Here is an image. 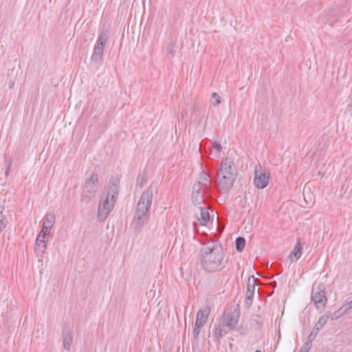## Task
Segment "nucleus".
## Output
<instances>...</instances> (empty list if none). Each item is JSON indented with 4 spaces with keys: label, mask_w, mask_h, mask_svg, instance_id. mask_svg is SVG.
Masks as SVG:
<instances>
[{
    "label": "nucleus",
    "mask_w": 352,
    "mask_h": 352,
    "mask_svg": "<svg viewBox=\"0 0 352 352\" xmlns=\"http://www.w3.org/2000/svg\"><path fill=\"white\" fill-rule=\"evenodd\" d=\"M221 102V100L219 95L216 92L212 93L211 95V102L213 104V105H219Z\"/></svg>",
    "instance_id": "26"
},
{
    "label": "nucleus",
    "mask_w": 352,
    "mask_h": 352,
    "mask_svg": "<svg viewBox=\"0 0 352 352\" xmlns=\"http://www.w3.org/2000/svg\"><path fill=\"white\" fill-rule=\"evenodd\" d=\"M47 249V243L45 242L38 241V243H35L34 250L37 256H42Z\"/></svg>",
    "instance_id": "21"
},
{
    "label": "nucleus",
    "mask_w": 352,
    "mask_h": 352,
    "mask_svg": "<svg viewBox=\"0 0 352 352\" xmlns=\"http://www.w3.org/2000/svg\"><path fill=\"white\" fill-rule=\"evenodd\" d=\"M235 245H236V250L238 252H242L244 250L245 245V239L242 236L237 237L235 241Z\"/></svg>",
    "instance_id": "23"
},
{
    "label": "nucleus",
    "mask_w": 352,
    "mask_h": 352,
    "mask_svg": "<svg viewBox=\"0 0 352 352\" xmlns=\"http://www.w3.org/2000/svg\"><path fill=\"white\" fill-rule=\"evenodd\" d=\"M344 307L345 310H346V311L352 309V300L351 301L348 302L347 303H346L345 305H344Z\"/></svg>",
    "instance_id": "35"
},
{
    "label": "nucleus",
    "mask_w": 352,
    "mask_h": 352,
    "mask_svg": "<svg viewBox=\"0 0 352 352\" xmlns=\"http://www.w3.org/2000/svg\"><path fill=\"white\" fill-rule=\"evenodd\" d=\"M212 148L217 151V153H219L222 148L221 144L217 142L212 143Z\"/></svg>",
    "instance_id": "33"
},
{
    "label": "nucleus",
    "mask_w": 352,
    "mask_h": 352,
    "mask_svg": "<svg viewBox=\"0 0 352 352\" xmlns=\"http://www.w3.org/2000/svg\"><path fill=\"white\" fill-rule=\"evenodd\" d=\"M255 352H262V351L260 350H256Z\"/></svg>",
    "instance_id": "37"
},
{
    "label": "nucleus",
    "mask_w": 352,
    "mask_h": 352,
    "mask_svg": "<svg viewBox=\"0 0 352 352\" xmlns=\"http://www.w3.org/2000/svg\"><path fill=\"white\" fill-rule=\"evenodd\" d=\"M63 347L69 351L73 340V333L69 326H65L62 331Z\"/></svg>",
    "instance_id": "16"
},
{
    "label": "nucleus",
    "mask_w": 352,
    "mask_h": 352,
    "mask_svg": "<svg viewBox=\"0 0 352 352\" xmlns=\"http://www.w3.org/2000/svg\"><path fill=\"white\" fill-rule=\"evenodd\" d=\"M214 251L223 252L221 245L217 240L208 241L205 246L201 248L199 254H206V252L213 253Z\"/></svg>",
    "instance_id": "14"
},
{
    "label": "nucleus",
    "mask_w": 352,
    "mask_h": 352,
    "mask_svg": "<svg viewBox=\"0 0 352 352\" xmlns=\"http://www.w3.org/2000/svg\"><path fill=\"white\" fill-rule=\"evenodd\" d=\"M346 311V310H345L344 309V305L342 307H341L340 309H338V310H336L332 315H331V320H337L339 318H340L343 314H345V312Z\"/></svg>",
    "instance_id": "25"
},
{
    "label": "nucleus",
    "mask_w": 352,
    "mask_h": 352,
    "mask_svg": "<svg viewBox=\"0 0 352 352\" xmlns=\"http://www.w3.org/2000/svg\"><path fill=\"white\" fill-rule=\"evenodd\" d=\"M120 188V179L118 177H111L108 183L107 191L105 196L111 199L117 200Z\"/></svg>",
    "instance_id": "11"
},
{
    "label": "nucleus",
    "mask_w": 352,
    "mask_h": 352,
    "mask_svg": "<svg viewBox=\"0 0 352 352\" xmlns=\"http://www.w3.org/2000/svg\"><path fill=\"white\" fill-rule=\"evenodd\" d=\"M259 318H260V316L256 314V315H252L250 318L251 327L256 330L259 329L261 327Z\"/></svg>",
    "instance_id": "24"
},
{
    "label": "nucleus",
    "mask_w": 352,
    "mask_h": 352,
    "mask_svg": "<svg viewBox=\"0 0 352 352\" xmlns=\"http://www.w3.org/2000/svg\"><path fill=\"white\" fill-rule=\"evenodd\" d=\"M311 342H310L309 341L307 340L306 342H305L303 344L300 350L298 352H309V351L311 348Z\"/></svg>",
    "instance_id": "30"
},
{
    "label": "nucleus",
    "mask_w": 352,
    "mask_h": 352,
    "mask_svg": "<svg viewBox=\"0 0 352 352\" xmlns=\"http://www.w3.org/2000/svg\"><path fill=\"white\" fill-rule=\"evenodd\" d=\"M202 190V187L197 183L196 182L193 186H192V198L194 199L195 198V194H197V195H199L200 194V191Z\"/></svg>",
    "instance_id": "29"
},
{
    "label": "nucleus",
    "mask_w": 352,
    "mask_h": 352,
    "mask_svg": "<svg viewBox=\"0 0 352 352\" xmlns=\"http://www.w3.org/2000/svg\"><path fill=\"white\" fill-rule=\"evenodd\" d=\"M329 319V316L327 314H324L322 316L317 323L314 325L311 333L309 335L307 340L310 342H312V341L316 338L317 336L319 331L322 328V327L327 323Z\"/></svg>",
    "instance_id": "13"
},
{
    "label": "nucleus",
    "mask_w": 352,
    "mask_h": 352,
    "mask_svg": "<svg viewBox=\"0 0 352 352\" xmlns=\"http://www.w3.org/2000/svg\"><path fill=\"white\" fill-rule=\"evenodd\" d=\"M6 164H7V169L5 172V175L6 176H8L9 173H10V166H11V162H6Z\"/></svg>",
    "instance_id": "36"
},
{
    "label": "nucleus",
    "mask_w": 352,
    "mask_h": 352,
    "mask_svg": "<svg viewBox=\"0 0 352 352\" xmlns=\"http://www.w3.org/2000/svg\"><path fill=\"white\" fill-rule=\"evenodd\" d=\"M201 187L204 193H206L210 190V179L209 176L203 172L197 182Z\"/></svg>",
    "instance_id": "18"
},
{
    "label": "nucleus",
    "mask_w": 352,
    "mask_h": 352,
    "mask_svg": "<svg viewBox=\"0 0 352 352\" xmlns=\"http://www.w3.org/2000/svg\"><path fill=\"white\" fill-rule=\"evenodd\" d=\"M55 221V216L52 214H47L45 217L43 225L52 228Z\"/></svg>",
    "instance_id": "22"
},
{
    "label": "nucleus",
    "mask_w": 352,
    "mask_h": 352,
    "mask_svg": "<svg viewBox=\"0 0 352 352\" xmlns=\"http://www.w3.org/2000/svg\"><path fill=\"white\" fill-rule=\"evenodd\" d=\"M200 218L198 219L201 221V225H205L210 220V213L208 209L203 207H199Z\"/></svg>",
    "instance_id": "20"
},
{
    "label": "nucleus",
    "mask_w": 352,
    "mask_h": 352,
    "mask_svg": "<svg viewBox=\"0 0 352 352\" xmlns=\"http://www.w3.org/2000/svg\"><path fill=\"white\" fill-rule=\"evenodd\" d=\"M237 175V169L233 161L228 157L223 160L217 170V190L222 194L228 192L233 186Z\"/></svg>",
    "instance_id": "1"
},
{
    "label": "nucleus",
    "mask_w": 352,
    "mask_h": 352,
    "mask_svg": "<svg viewBox=\"0 0 352 352\" xmlns=\"http://www.w3.org/2000/svg\"><path fill=\"white\" fill-rule=\"evenodd\" d=\"M256 280V279L254 276H250L248 279L247 292L245 298V303L248 308H249L252 304V299L255 291Z\"/></svg>",
    "instance_id": "12"
},
{
    "label": "nucleus",
    "mask_w": 352,
    "mask_h": 352,
    "mask_svg": "<svg viewBox=\"0 0 352 352\" xmlns=\"http://www.w3.org/2000/svg\"><path fill=\"white\" fill-rule=\"evenodd\" d=\"M326 285L323 283H315L311 289V299L318 310L323 309L327 302Z\"/></svg>",
    "instance_id": "4"
},
{
    "label": "nucleus",
    "mask_w": 352,
    "mask_h": 352,
    "mask_svg": "<svg viewBox=\"0 0 352 352\" xmlns=\"http://www.w3.org/2000/svg\"><path fill=\"white\" fill-rule=\"evenodd\" d=\"M198 197H199V195L195 194V198L193 199L192 197V201L195 206L200 205L201 201H203V200H204L202 197L201 199H199Z\"/></svg>",
    "instance_id": "32"
},
{
    "label": "nucleus",
    "mask_w": 352,
    "mask_h": 352,
    "mask_svg": "<svg viewBox=\"0 0 352 352\" xmlns=\"http://www.w3.org/2000/svg\"><path fill=\"white\" fill-rule=\"evenodd\" d=\"M302 250V244L300 242V239H299L294 248V250L291 252L290 255L289 256L291 258V261H296L301 256Z\"/></svg>",
    "instance_id": "19"
},
{
    "label": "nucleus",
    "mask_w": 352,
    "mask_h": 352,
    "mask_svg": "<svg viewBox=\"0 0 352 352\" xmlns=\"http://www.w3.org/2000/svg\"><path fill=\"white\" fill-rule=\"evenodd\" d=\"M109 38V31L107 29H102L100 32L96 45L94 48V52L91 60L92 63H97L102 60L104 48Z\"/></svg>",
    "instance_id": "6"
},
{
    "label": "nucleus",
    "mask_w": 352,
    "mask_h": 352,
    "mask_svg": "<svg viewBox=\"0 0 352 352\" xmlns=\"http://www.w3.org/2000/svg\"><path fill=\"white\" fill-rule=\"evenodd\" d=\"M223 322L219 320L218 322L214 323L213 333L217 339L219 340L220 338L224 336L230 331Z\"/></svg>",
    "instance_id": "17"
},
{
    "label": "nucleus",
    "mask_w": 352,
    "mask_h": 352,
    "mask_svg": "<svg viewBox=\"0 0 352 352\" xmlns=\"http://www.w3.org/2000/svg\"><path fill=\"white\" fill-rule=\"evenodd\" d=\"M146 182V177L144 174H139L137 177V185L142 187Z\"/></svg>",
    "instance_id": "28"
},
{
    "label": "nucleus",
    "mask_w": 352,
    "mask_h": 352,
    "mask_svg": "<svg viewBox=\"0 0 352 352\" xmlns=\"http://www.w3.org/2000/svg\"><path fill=\"white\" fill-rule=\"evenodd\" d=\"M50 229H51L50 228H48V227L45 226L43 225V227H42V229H41V230L40 232V234L47 235V232H49V230Z\"/></svg>",
    "instance_id": "34"
},
{
    "label": "nucleus",
    "mask_w": 352,
    "mask_h": 352,
    "mask_svg": "<svg viewBox=\"0 0 352 352\" xmlns=\"http://www.w3.org/2000/svg\"><path fill=\"white\" fill-rule=\"evenodd\" d=\"M223 258V252L214 251L213 253L199 254V261L204 271L214 272L221 271L226 267Z\"/></svg>",
    "instance_id": "2"
},
{
    "label": "nucleus",
    "mask_w": 352,
    "mask_h": 352,
    "mask_svg": "<svg viewBox=\"0 0 352 352\" xmlns=\"http://www.w3.org/2000/svg\"><path fill=\"white\" fill-rule=\"evenodd\" d=\"M156 192V188L152 185H151L146 190L144 191L136 205L135 214L147 216V212L153 201V195Z\"/></svg>",
    "instance_id": "3"
},
{
    "label": "nucleus",
    "mask_w": 352,
    "mask_h": 352,
    "mask_svg": "<svg viewBox=\"0 0 352 352\" xmlns=\"http://www.w3.org/2000/svg\"><path fill=\"white\" fill-rule=\"evenodd\" d=\"M176 51H177L176 44L173 42L170 43L166 47L167 53L173 56V55H175Z\"/></svg>",
    "instance_id": "27"
},
{
    "label": "nucleus",
    "mask_w": 352,
    "mask_h": 352,
    "mask_svg": "<svg viewBox=\"0 0 352 352\" xmlns=\"http://www.w3.org/2000/svg\"><path fill=\"white\" fill-rule=\"evenodd\" d=\"M98 175L97 173H94L89 178L85 181L81 201L85 204H89L91 199L95 197V195L98 190Z\"/></svg>",
    "instance_id": "5"
},
{
    "label": "nucleus",
    "mask_w": 352,
    "mask_h": 352,
    "mask_svg": "<svg viewBox=\"0 0 352 352\" xmlns=\"http://www.w3.org/2000/svg\"><path fill=\"white\" fill-rule=\"evenodd\" d=\"M147 216H142L138 215V214H135L132 225L133 226L134 233L136 235L139 234L142 232V230L145 223L147 221Z\"/></svg>",
    "instance_id": "15"
},
{
    "label": "nucleus",
    "mask_w": 352,
    "mask_h": 352,
    "mask_svg": "<svg viewBox=\"0 0 352 352\" xmlns=\"http://www.w3.org/2000/svg\"><path fill=\"white\" fill-rule=\"evenodd\" d=\"M210 307H207L204 310H199L197 312V318L193 330V337L195 338H198L201 329L207 321L208 316L210 313Z\"/></svg>",
    "instance_id": "9"
},
{
    "label": "nucleus",
    "mask_w": 352,
    "mask_h": 352,
    "mask_svg": "<svg viewBox=\"0 0 352 352\" xmlns=\"http://www.w3.org/2000/svg\"><path fill=\"white\" fill-rule=\"evenodd\" d=\"M240 317V310L239 308H236L234 310L226 314L224 312L223 318H220V320L223 323L228 330H232L234 329L239 322Z\"/></svg>",
    "instance_id": "8"
},
{
    "label": "nucleus",
    "mask_w": 352,
    "mask_h": 352,
    "mask_svg": "<svg viewBox=\"0 0 352 352\" xmlns=\"http://www.w3.org/2000/svg\"><path fill=\"white\" fill-rule=\"evenodd\" d=\"M270 179V173L265 170L261 168L258 170L256 169L254 171V183L256 188L258 189H263L265 188Z\"/></svg>",
    "instance_id": "10"
},
{
    "label": "nucleus",
    "mask_w": 352,
    "mask_h": 352,
    "mask_svg": "<svg viewBox=\"0 0 352 352\" xmlns=\"http://www.w3.org/2000/svg\"><path fill=\"white\" fill-rule=\"evenodd\" d=\"M47 241H48L47 235H45V234L39 233V234L38 235V236L36 239V243H38V241H42V242L47 243Z\"/></svg>",
    "instance_id": "31"
},
{
    "label": "nucleus",
    "mask_w": 352,
    "mask_h": 352,
    "mask_svg": "<svg viewBox=\"0 0 352 352\" xmlns=\"http://www.w3.org/2000/svg\"><path fill=\"white\" fill-rule=\"evenodd\" d=\"M116 201L111 199L105 195L100 197V201L98 209V219L100 221H104L110 212L113 209Z\"/></svg>",
    "instance_id": "7"
}]
</instances>
